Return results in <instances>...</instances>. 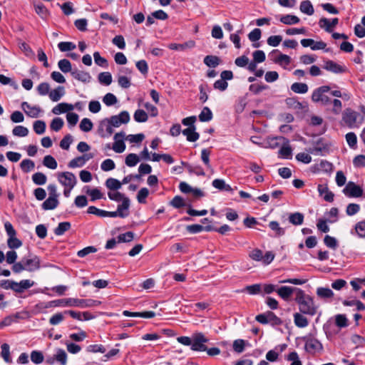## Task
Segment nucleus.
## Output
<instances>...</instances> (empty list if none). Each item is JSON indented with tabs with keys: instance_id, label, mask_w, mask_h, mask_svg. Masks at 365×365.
Masks as SVG:
<instances>
[{
	"instance_id": "obj_1",
	"label": "nucleus",
	"mask_w": 365,
	"mask_h": 365,
	"mask_svg": "<svg viewBox=\"0 0 365 365\" xmlns=\"http://www.w3.org/2000/svg\"><path fill=\"white\" fill-rule=\"evenodd\" d=\"M295 302L302 314L314 316L317 313L319 306L315 304L313 297L305 294L303 290L297 289Z\"/></svg>"
},
{
	"instance_id": "obj_2",
	"label": "nucleus",
	"mask_w": 365,
	"mask_h": 365,
	"mask_svg": "<svg viewBox=\"0 0 365 365\" xmlns=\"http://www.w3.org/2000/svg\"><path fill=\"white\" fill-rule=\"evenodd\" d=\"M101 302L98 300L92 299H76V298H66L56 299L50 302V307H76L79 308H88L97 307Z\"/></svg>"
},
{
	"instance_id": "obj_3",
	"label": "nucleus",
	"mask_w": 365,
	"mask_h": 365,
	"mask_svg": "<svg viewBox=\"0 0 365 365\" xmlns=\"http://www.w3.org/2000/svg\"><path fill=\"white\" fill-rule=\"evenodd\" d=\"M330 91L328 86H322L314 91L312 99L314 102L321 103L322 105H328L331 102V99L326 95V93Z\"/></svg>"
},
{
	"instance_id": "obj_4",
	"label": "nucleus",
	"mask_w": 365,
	"mask_h": 365,
	"mask_svg": "<svg viewBox=\"0 0 365 365\" xmlns=\"http://www.w3.org/2000/svg\"><path fill=\"white\" fill-rule=\"evenodd\" d=\"M359 114L351 108H346L342 113V122L349 128H357L356 120Z\"/></svg>"
},
{
	"instance_id": "obj_5",
	"label": "nucleus",
	"mask_w": 365,
	"mask_h": 365,
	"mask_svg": "<svg viewBox=\"0 0 365 365\" xmlns=\"http://www.w3.org/2000/svg\"><path fill=\"white\" fill-rule=\"evenodd\" d=\"M209 339L202 332H197L192 334V344L191 349L195 351H205L207 346L205 344Z\"/></svg>"
},
{
	"instance_id": "obj_6",
	"label": "nucleus",
	"mask_w": 365,
	"mask_h": 365,
	"mask_svg": "<svg viewBox=\"0 0 365 365\" xmlns=\"http://www.w3.org/2000/svg\"><path fill=\"white\" fill-rule=\"evenodd\" d=\"M305 341L304 349L309 354L314 355L323 349L322 343L316 338L311 336L304 337Z\"/></svg>"
},
{
	"instance_id": "obj_7",
	"label": "nucleus",
	"mask_w": 365,
	"mask_h": 365,
	"mask_svg": "<svg viewBox=\"0 0 365 365\" xmlns=\"http://www.w3.org/2000/svg\"><path fill=\"white\" fill-rule=\"evenodd\" d=\"M130 115L128 111H121L118 115H112L109 119L105 121L110 123L114 127H119L121 124H126L130 120Z\"/></svg>"
},
{
	"instance_id": "obj_8",
	"label": "nucleus",
	"mask_w": 365,
	"mask_h": 365,
	"mask_svg": "<svg viewBox=\"0 0 365 365\" xmlns=\"http://www.w3.org/2000/svg\"><path fill=\"white\" fill-rule=\"evenodd\" d=\"M58 181L65 187L73 188L77 182L75 175L70 172H63L58 175Z\"/></svg>"
},
{
	"instance_id": "obj_9",
	"label": "nucleus",
	"mask_w": 365,
	"mask_h": 365,
	"mask_svg": "<svg viewBox=\"0 0 365 365\" xmlns=\"http://www.w3.org/2000/svg\"><path fill=\"white\" fill-rule=\"evenodd\" d=\"M343 192L349 197H359L363 195V190L354 182H349L344 188Z\"/></svg>"
},
{
	"instance_id": "obj_10",
	"label": "nucleus",
	"mask_w": 365,
	"mask_h": 365,
	"mask_svg": "<svg viewBox=\"0 0 365 365\" xmlns=\"http://www.w3.org/2000/svg\"><path fill=\"white\" fill-rule=\"evenodd\" d=\"M22 260L24 264V267L26 268V270L28 272H34L36 270H38L41 267L40 259L36 255H34L29 259L23 258Z\"/></svg>"
},
{
	"instance_id": "obj_11",
	"label": "nucleus",
	"mask_w": 365,
	"mask_h": 365,
	"mask_svg": "<svg viewBox=\"0 0 365 365\" xmlns=\"http://www.w3.org/2000/svg\"><path fill=\"white\" fill-rule=\"evenodd\" d=\"M339 24V19L334 18L331 21L327 18H321L319 21L320 28L324 29L328 33H331L334 28Z\"/></svg>"
},
{
	"instance_id": "obj_12",
	"label": "nucleus",
	"mask_w": 365,
	"mask_h": 365,
	"mask_svg": "<svg viewBox=\"0 0 365 365\" xmlns=\"http://www.w3.org/2000/svg\"><path fill=\"white\" fill-rule=\"evenodd\" d=\"M12 290L16 293H22L34 285V282L30 279H23L19 282L13 281Z\"/></svg>"
},
{
	"instance_id": "obj_13",
	"label": "nucleus",
	"mask_w": 365,
	"mask_h": 365,
	"mask_svg": "<svg viewBox=\"0 0 365 365\" xmlns=\"http://www.w3.org/2000/svg\"><path fill=\"white\" fill-rule=\"evenodd\" d=\"M21 108L26 113V114L31 118H38L41 109L37 106H31L27 102H23L21 103Z\"/></svg>"
},
{
	"instance_id": "obj_14",
	"label": "nucleus",
	"mask_w": 365,
	"mask_h": 365,
	"mask_svg": "<svg viewBox=\"0 0 365 365\" xmlns=\"http://www.w3.org/2000/svg\"><path fill=\"white\" fill-rule=\"evenodd\" d=\"M324 68L334 73H342L346 71L344 66L331 60H328L325 62Z\"/></svg>"
},
{
	"instance_id": "obj_15",
	"label": "nucleus",
	"mask_w": 365,
	"mask_h": 365,
	"mask_svg": "<svg viewBox=\"0 0 365 365\" xmlns=\"http://www.w3.org/2000/svg\"><path fill=\"white\" fill-rule=\"evenodd\" d=\"M186 230L192 234L199 233L202 231L210 232L215 230V227L210 225L202 226L198 224L187 225Z\"/></svg>"
},
{
	"instance_id": "obj_16",
	"label": "nucleus",
	"mask_w": 365,
	"mask_h": 365,
	"mask_svg": "<svg viewBox=\"0 0 365 365\" xmlns=\"http://www.w3.org/2000/svg\"><path fill=\"white\" fill-rule=\"evenodd\" d=\"M130 205V201L129 198H125L122 203L118 205L117 211L119 217L125 218L130 214L129 207Z\"/></svg>"
},
{
	"instance_id": "obj_17",
	"label": "nucleus",
	"mask_w": 365,
	"mask_h": 365,
	"mask_svg": "<svg viewBox=\"0 0 365 365\" xmlns=\"http://www.w3.org/2000/svg\"><path fill=\"white\" fill-rule=\"evenodd\" d=\"M297 288L287 286H282L277 289L278 295L284 301H288L294 291L297 292Z\"/></svg>"
},
{
	"instance_id": "obj_18",
	"label": "nucleus",
	"mask_w": 365,
	"mask_h": 365,
	"mask_svg": "<svg viewBox=\"0 0 365 365\" xmlns=\"http://www.w3.org/2000/svg\"><path fill=\"white\" fill-rule=\"evenodd\" d=\"M71 76L76 80L84 83H89L91 80V76L89 73L78 69L71 71Z\"/></svg>"
},
{
	"instance_id": "obj_19",
	"label": "nucleus",
	"mask_w": 365,
	"mask_h": 365,
	"mask_svg": "<svg viewBox=\"0 0 365 365\" xmlns=\"http://www.w3.org/2000/svg\"><path fill=\"white\" fill-rule=\"evenodd\" d=\"M195 126L188 127L182 130V133L186 136L187 140L190 142H195L200 138V134L195 131Z\"/></svg>"
},
{
	"instance_id": "obj_20",
	"label": "nucleus",
	"mask_w": 365,
	"mask_h": 365,
	"mask_svg": "<svg viewBox=\"0 0 365 365\" xmlns=\"http://www.w3.org/2000/svg\"><path fill=\"white\" fill-rule=\"evenodd\" d=\"M301 312H296L294 314V322L296 327L299 328H304L308 326L309 321L307 317Z\"/></svg>"
},
{
	"instance_id": "obj_21",
	"label": "nucleus",
	"mask_w": 365,
	"mask_h": 365,
	"mask_svg": "<svg viewBox=\"0 0 365 365\" xmlns=\"http://www.w3.org/2000/svg\"><path fill=\"white\" fill-rule=\"evenodd\" d=\"M351 235H356L359 238H365V220L358 222L354 230L351 231Z\"/></svg>"
},
{
	"instance_id": "obj_22",
	"label": "nucleus",
	"mask_w": 365,
	"mask_h": 365,
	"mask_svg": "<svg viewBox=\"0 0 365 365\" xmlns=\"http://www.w3.org/2000/svg\"><path fill=\"white\" fill-rule=\"evenodd\" d=\"M64 94H65L64 87L59 86L54 90L51 91L49 93L48 96L52 101L57 102L62 98V96H64Z\"/></svg>"
},
{
	"instance_id": "obj_23",
	"label": "nucleus",
	"mask_w": 365,
	"mask_h": 365,
	"mask_svg": "<svg viewBox=\"0 0 365 365\" xmlns=\"http://www.w3.org/2000/svg\"><path fill=\"white\" fill-rule=\"evenodd\" d=\"M58 198L48 197L41 205V207L44 210H53L58 205Z\"/></svg>"
},
{
	"instance_id": "obj_24",
	"label": "nucleus",
	"mask_w": 365,
	"mask_h": 365,
	"mask_svg": "<svg viewBox=\"0 0 365 365\" xmlns=\"http://www.w3.org/2000/svg\"><path fill=\"white\" fill-rule=\"evenodd\" d=\"M195 46L194 41H188L184 43H170L168 45V48L171 50H179L183 51L186 48H192Z\"/></svg>"
},
{
	"instance_id": "obj_25",
	"label": "nucleus",
	"mask_w": 365,
	"mask_h": 365,
	"mask_svg": "<svg viewBox=\"0 0 365 365\" xmlns=\"http://www.w3.org/2000/svg\"><path fill=\"white\" fill-rule=\"evenodd\" d=\"M304 216L301 212L290 213L288 217L289 222L293 225H301L304 222Z\"/></svg>"
},
{
	"instance_id": "obj_26",
	"label": "nucleus",
	"mask_w": 365,
	"mask_h": 365,
	"mask_svg": "<svg viewBox=\"0 0 365 365\" xmlns=\"http://www.w3.org/2000/svg\"><path fill=\"white\" fill-rule=\"evenodd\" d=\"M170 205L177 209H179V208H181L183 207H187L188 209L191 208V205L187 204L185 202V200L179 195L175 196L173 198V200L170 202Z\"/></svg>"
},
{
	"instance_id": "obj_27",
	"label": "nucleus",
	"mask_w": 365,
	"mask_h": 365,
	"mask_svg": "<svg viewBox=\"0 0 365 365\" xmlns=\"http://www.w3.org/2000/svg\"><path fill=\"white\" fill-rule=\"evenodd\" d=\"M73 107L71 104H68L66 103H61L52 109V112L56 115H58L60 113L70 111L73 110Z\"/></svg>"
},
{
	"instance_id": "obj_28",
	"label": "nucleus",
	"mask_w": 365,
	"mask_h": 365,
	"mask_svg": "<svg viewBox=\"0 0 365 365\" xmlns=\"http://www.w3.org/2000/svg\"><path fill=\"white\" fill-rule=\"evenodd\" d=\"M299 9L301 12L311 16L314 13V7L309 0L302 1L299 6Z\"/></svg>"
},
{
	"instance_id": "obj_29",
	"label": "nucleus",
	"mask_w": 365,
	"mask_h": 365,
	"mask_svg": "<svg viewBox=\"0 0 365 365\" xmlns=\"http://www.w3.org/2000/svg\"><path fill=\"white\" fill-rule=\"evenodd\" d=\"M105 185L106 187L108 188L109 190L115 191H117L119 189H120L122 186L121 182L113 178H108L106 181Z\"/></svg>"
},
{
	"instance_id": "obj_30",
	"label": "nucleus",
	"mask_w": 365,
	"mask_h": 365,
	"mask_svg": "<svg viewBox=\"0 0 365 365\" xmlns=\"http://www.w3.org/2000/svg\"><path fill=\"white\" fill-rule=\"evenodd\" d=\"M212 185L216 189L220 190H226L228 192H232V188L230 185L225 183L224 180L222 179H215L212 181Z\"/></svg>"
},
{
	"instance_id": "obj_31",
	"label": "nucleus",
	"mask_w": 365,
	"mask_h": 365,
	"mask_svg": "<svg viewBox=\"0 0 365 365\" xmlns=\"http://www.w3.org/2000/svg\"><path fill=\"white\" fill-rule=\"evenodd\" d=\"M279 21L286 25H293L298 24L300 21V19L297 16L287 14L282 16Z\"/></svg>"
},
{
	"instance_id": "obj_32",
	"label": "nucleus",
	"mask_w": 365,
	"mask_h": 365,
	"mask_svg": "<svg viewBox=\"0 0 365 365\" xmlns=\"http://www.w3.org/2000/svg\"><path fill=\"white\" fill-rule=\"evenodd\" d=\"M240 292H247L248 294H250L251 295L259 294L262 292V285L260 284H252V285H248V286H246Z\"/></svg>"
},
{
	"instance_id": "obj_33",
	"label": "nucleus",
	"mask_w": 365,
	"mask_h": 365,
	"mask_svg": "<svg viewBox=\"0 0 365 365\" xmlns=\"http://www.w3.org/2000/svg\"><path fill=\"white\" fill-rule=\"evenodd\" d=\"M317 294L322 299H328L334 296V292L331 289L327 287H318Z\"/></svg>"
},
{
	"instance_id": "obj_34",
	"label": "nucleus",
	"mask_w": 365,
	"mask_h": 365,
	"mask_svg": "<svg viewBox=\"0 0 365 365\" xmlns=\"http://www.w3.org/2000/svg\"><path fill=\"white\" fill-rule=\"evenodd\" d=\"M71 225L69 222H60L54 230L56 235H63L66 231L71 228Z\"/></svg>"
},
{
	"instance_id": "obj_35",
	"label": "nucleus",
	"mask_w": 365,
	"mask_h": 365,
	"mask_svg": "<svg viewBox=\"0 0 365 365\" xmlns=\"http://www.w3.org/2000/svg\"><path fill=\"white\" fill-rule=\"evenodd\" d=\"M291 90L296 93H306L308 91V86L304 83H294L291 86Z\"/></svg>"
},
{
	"instance_id": "obj_36",
	"label": "nucleus",
	"mask_w": 365,
	"mask_h": 365,
	"mask_svg": "<svg viewBox=\"0 0 365 365\" xmlns=\"http://www.w3.org/2000/svg\"><path fill=\"white\" fill-rule=\"evenodd\" d=\"M220 58L216 56L208 55L204 58V63L208 67L215 68L220 64Z\"/></svg>"
},
{
	"instance_id": "obj_37",
	"label": "nucleus",
	"mask_w": 365,
	"mask_h": 365,
	"mask_svg": "<svg viewBox=\"0 0 365 365\" xmlns=\"http://www.w3.org/2000/svg\"><path fill=\"white\" fill-rule=\"evenodd\" d=\"M212 119V113L208 107H204L199 115L201 122H208Z\"/></svg>"
},
{
	"instance_id": "obj_38",
	"label": "nucleus",
	"mask_w": 365,
	"mask_h": 365,
	"mask_svg": "<svg viewBox=\"0 0 365 365\" xmlns=\"http://www.w3.org/2000/svg\"><path fill=\"white\" fill-rule=\"evenodd\" d=\"M36 13L43 19H46L48 16V11L43 4H34Z\"/></svg>"
},
{
	"instance_id": "obj_39",
	"label": "nucleus",
	"mask_w": 365,
	"mask_h": 365,
	"mask_svg": "<svg viewBox=\"0 0 365 365\" xmlns=\"http://www.w3.org/2000/svg\"><path fill=\"white\" fill-rule=\"evenodd\" d=\"M58 66L63 73H68L73 71L71 62L66 58L61 59L58 62Z\"/></svg>"
},
{
	"instance_id": "obj_40",
	"label": "nucleus",
	"mask_w": 365,
	"mask_h": 365,
	"mask_svg": "<svg viewBox=\"0 0 365 365\" xmlns=\"http://www.w3.org/2000/svg\"><path fill=\"white\" fill-rule=\"evenodd\" d=\"M98 81L103 85L109 86L112 83V76L110 72H101L98 76Z\"/></svg>"
},
{
	"instance_id": "obj_41",
	"label": "nucleus",
	"mask_w": 365,
	"mask_h": 365,
	"mask_svg": "<svg viewBox=\"0 0 365 365\" xmlns=\"http://www.w3.org/2000/svg\"><path fill=\"white\" fill-rule=\"evenodd\" d=\"M43 165L46 167H47L48 168H50L52 170L56 169L58 166L57 162L55 160V158L50 155H46L43 158Z\"/></svg>"
},
{
	"instance_id": "obj_42",
	"label": "nucleus",
	"mask_w": 365,
	"mask_h": 365,
	"mask_svg": "<svg viewBox=\"0 0 365 365\" xmlns=\"http://www.w3.org/2000/svg\"><path fill=\"white\" fill-rule=\"evenodd\" d=\"M269 228L275 232V235L277 237H280L284 235L285 230L284 228L281 227L279 222L277 221H271L269 223Z\"/></svg>"
},
{
	"instance_id": "obj_43",
	"label": "nucleus",
	"mask_w": 365,
	"mask_h": 365,
	"mask_svg": "<svg viewBox=\"0 0 365 365\" xmlns=\"http://www.w3.org/2000/svg\"><path fill=\"white\" fill-rule=\"evenodd\" d=\"M20 167L24 173H29L34 168L35 163L30 159H24L21 162Z\"/></svg>"
},
{
	"instance_id": "obj_44",
	"label": "nucleus",
	"mask_w": 365,
	"mask_h": 365,
	"mask_svg": "<svg viewBox=\"0 0 365 365\" xmlns=\"http://www.w3.org/2000/svg\"><path fill=\"white\" fill-rule=\"evenodd\" d=\"M32 180L37 185H43L46 184L47 178L45 174L38 172L32 175Z\"/></svg>"
},
{
	"instance_id": "obj_45",
	"label": "nucleus",
	"mask_w": 365,
	"mask_h": 365,
	"mask_svg": "<svg viewBox=\"0 0 365 365\" xmlns=\"http://www.w3.org/2000/svg\"><path fill=\"white\" fill-rule=\"evenodd\" d=\"M56 361L61 365H66L67 364V354L63 349H58L55 354Z\"/></svg>"
},
{
	"instance_id": "obj_46",
	"label": "nucleus",
	"mask_w": 365,
	"mask_h": 365,
	"mask_svg": "<svg viewBox=\"0 0 365 365\" xmlns=\"http://www.w3.org/2000/svg\"><path fill=\"white\" fill-rule=\"evenodd\" d=\"M134 119L136 122L144 123L148 120V116L146 112L141 109H138L134 113Z\"/></svg>"
},
{
	"instance_id": "obj_47",
	"label": "nucleus",
	"mask_w": 365,
	"mask_h": 365,
	"mask_svg": "<svg viewBox=\"0 0 365 365\" xmlns=\"http://www.w3.org/2000/svg\"><path fill=\"white\" fill-rule=\"evenodd\" d=\"M182 164L187 168L190 173H195L198 176H204L205 175L203 169L200 166H192L184 163H182Z\"/></svg>"
},
{
	"instance_id": "obj_48",
	"label": "nucleus",
	"mask_w": 365,
	"mask_h": 365,
	"mask_svg": "<svg viewBox=\"0 0 365 365\" xmlns=\"http://www.w3.org/2000/svg\"><path fill=\"white\" fill-rule=\"evenodd\" d=\"M80 129L83 132H89L93 129V124L89 118H84L79 125Z\"/></svg>"
},
{
	"instance_id": "obj_49",
	"label": "nucleus",
	"mask_w": 365,
	"mask_h": 365,
	"mask_svg": "<svg viewBox=\"0 0 365 365\" xmlns=\"http://www.w3.org/2000/svg\"><path fill=\"white\" fill-rule=\"evenodd\" d=\"M59 50L62 52L70 51L76 48L75 43L70 41H62L58 44Z\"/></svg>"
},
{
	"instance_id": "obj_50",
	"label": "nucleus",
	"mask_w": 365,
	"mask_h": 365,
	"mask_svg": "<svg viewBox=\"0 0 365 365\" xmlns=\"http://www.w3.org/2000/svg\"><path fill=\"white\" fill-rule=\"evenodd\" d=\"M1 348V356L6 363H11L12 360L10 356L9 345L8 344H3Z\"/></svg>"
},
{
	"instance_id": "obj_51",
	"label": "nucleus",
	"mask_w": 365,
	"mask_h": 365,
	"mask_svg": "<svg viewBox=\"0 0 365 365\" xmlns=\"http://www.w3.org/2000/svg\"><path fill=\"white\" fill-rule=\"evenodd\" d=\"M103 102L107 106H111L118 102V99L114 94L111 93H108L103 96Z\"/></svg>"
},
{
	"instance_id": "obj_52",
	"label": "nucleus",
	"mask_w": 365,
	"mask_h": 365,
	"mask_svg": "<svg viewBox=\"0 0 365 365\" xmlns=\"http://www.w3.org/2000/svg\"><path fill=\"white\" fill-rule=\"evenodd\" d=\"M139 160L140 159L138 155L135 153H130L126 156L125 163L128 166L133 167L137 165Z\"/></svg>"
},
{
	"instance_id": "obj_53",
	"label": "nucleus",
	"mask_w": 365,
	"mask_h": 365,
	"mask_svg": "<svg viewBox=\"0 0 365 365\" xmlns=\"http://www.w3.org/2000/svg\"><path fill=\"white\" fill-rule=\"evenodd\" d=\"M46 123L43 120H36L34 123V130L36 134L41 135L46 130Z\"/></svg>"
},
{
	"instance_id": "obj_54",
	"label": "nucleus",
	"mask_w": 365,
	"mask_h": 365,
	"mask_svg": "<svg viewBox=\"0 0 365 365\" xmlns=\"http://www.w3.org/2000/svg\"><path fill=\"white\" fill-rule=\"evenodd\" d=\"M12 133L15 136L18 137H25L29 133V130L27 128L22 125H17L14 127L12 130Z\"/></svg>"
},
{
	"instance_id": "obj_55",
	"label": "nucleus",
	"mask_w": 365,
	"mask_h": 365,
	"mask_svg": "<svg viewBox=\"0 0 365 365\" xmlns=\"http://www.w3.org/2000/svg\"><path fill=\"white\" fill-rule=\"evenodd\" d=\"M335 324L337 327L342 328L348 327V319L345 314H337L335 316Z\"/></svg>"
},
{
	"instance_id": "obj_56",
	"label": "nucleus",
	"mask_w": 365,
	"mask_h": 365,
	"mask_svg": "<svg viewBox=\"0 0 365 365\" xmlns=\"http://www.w3.org/2000/svg\"><path fill=\"white\" fill-rule=\"evenodd\" d=\"M63 124L64 122L62 118H55L52 120L50 127L52 130L57 132L62 128Z\"/></svg>"
},
{
	"instance_id": "obj_57",
	"label": "nucleus",
	"mask_w": 365,
	"mask_h": 365,
	"mask_svg": "<svg viewBox=\"0 0 365 365\" xmlns=\"http://www.w3.org/2000/svg\"><path fill=\"white\" fill-rule=\"evenodd\" d=\"M292 150L289 145H283L279 150V155L283 158H292Z\"/></svg>"
},
{
	"instance_id": "obj_58",
	"label": "nucleus",
	"mask_w": 365,
	"mask_h": 365,
	"mask_svg": "<svg viewBox=\"0 0 365 365\" xmlns=\"http://www.w3.org/2000/svg\"><path fill=\"white\" fill-rule=\"evenodd\" d=\"M325 245L333 250H336L338 247L337 240L334 237L326 235L324 238Z\"/></svg>"
},
{
	"instance_id": "obj_59",
	"label": "nucleus",
	"mask_w": 365,
	"mask_h": 365,
	"mask_svg": "<svg viewBox=\"0 0 365 365\" xmlns=\"http://www.w3.org/2000/svg\"><path fill=\"white\" fill-rule=\"evenodd\" d=\"M360 210V205L356 203H349L346 209V213L349 216H353Z\"/></svg>"
},
{
	"instance_id": "obj_60",
	"label": "nucleus",
	"mask_w": 365,
	"mask_h": 365,
	"mask_svg": "<svg viewBox=\"0 0 365 365\" xmlns=\"http://www.w3.org/2000/svg\"><path fill=\"white\" fill-rule=\"evenodd\" d=\"M73 142V137L70 134H67L64 136V138L60 142V147L63 149L68 150L70 148V145Z\"/></svg>"
},
{
	"instance_id": "obj_61",
	"label": "nucleus",
	"mask_w": 365,
	"mask_h": 365,
	"mask_svg": "<svg viewBox=\"0 0 365 365\" xmlns=\"http://www.w3.org/2000/svg\"><path fill=\"white\" fill-rule=\"evenodd\" d=\"M64 315H66L64 312L55 314L49 319V323L51 325H57L60 324L64 319Z\"/></svg>"
},
{
	"instance_id": "obj_62",
	"label": "nucleus",
	"mask_w": 365,
	"mask_h": 365,
	"mask_svg": "<svg viewBox=\"0 0 365 365\" xmlns=\"http://www.w3.org/2000/svg\"><path fill=\"white\" fill-rule=\"evenodd\" d=\"M115 168V163L111 159H106L103 160L101 165V168L103 171H110Z\"/></svg>"
},
{
	"instance_id": "obj_63",
	"label": "nucleus",
	"mask_w": 365,
	"mask_h": 365,
	"mask_svg": "<svg viewBox=\"0 0 365 365\" xmlns=\"http://www.w3.org/2000/svg\"><path fill=\"white\" fill-rule=\"evenodd\" d=\"M31 360L36 364H39L43 361V355L41 351H33L31 353Z\"/></svg>"
},
{
	"instance_id": "obj_64",
	"label": "nucleus",
	"mask_w": 365,
	"mask_h": 365,
	"mask_svg": "<svg viewBox=\"0 0 365 365\" xmlns=\"http://www.w3.org/2000/svg\"><path fill=\"white\" fill-rule=\"evenodd\" d=\"M287 359L292 361L290 365H302V361L299 360V355L296 351L289 353Z\"/></svg>"
}]
</instances>
